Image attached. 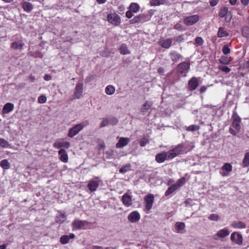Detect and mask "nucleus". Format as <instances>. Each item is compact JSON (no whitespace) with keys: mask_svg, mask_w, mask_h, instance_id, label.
<instances>
[{"mask_svg":"<svg viewBox=\"0 0 249 249\" xmlns=\"http://www.w3.org/2000/svg\"><path fill=\"white\" fill-rule=\"evenodd\" d=\"M196 42L199 45H201L203 44V40L200 37H197L196 38Z\"/></svg>","mask_w":249,"mask_h":249,"instance_id":"obj_58","label":"nucleus"},{"mask_svg":"<svg viewBox=\"0 0 249 249\" xmlns=\"http://www.w3.org/2000/svg\"><path fill=\"white\" fill-rule=\"evenodd\" d=\"M249 0H241V2L242 4L246 5L248 4Z\"/></svg>","mask_w":249,"mask_h":249,"instance_id":"obj_63","label":"nucleus"},{"mask_svg":"<svg viewBox=\"0 0 249 249\" xmlns=\"http://www.w3.org/2000/svg\"><path fill=\"white\" fill-rule=\"evenodd\" d=\"M239 131H237L236 129L234 130L232 128H230L229 129L230 133L234 136H235Z\"/></svg>","mask_w":249,"mask_h":249,"instance_id":"obj_59","label":"nucleus"},{"mask_svg":"<svg viewBox=\"0 0 249 249\" xmlns=\"http://www.w3.org/2000/svg\"><path fill=\"white\" fill-rule=\"evenodd\" d=\"M155 160L158 163H162L167 160L165 152L158 153L156 155Z\"/></svg>","mask_w":249,"mask_h":249,"instance_id":"obj_21","label":"nucleus"},{"mask_svg":"<svg viewBox=\"0 0 249 249\" xmlns=\"http://www.w3.org/2000/svg\"><path fill=\"white\" fill-rule=\"evenodd\" d=\"M89 223L86 220L75 219L71 223L73 231L77 230H86L88 229Z\"/></svg>","mask_w":249,"mask_h":249,"instance_id":"obj_1","label":"nucleus"},{"mask_svg":"<svg viewBox=\"0 0 249 249\" xmlns=\"http://www.w3.org/2000/svg\"><path fill=\"white\" fill-rule=\"evenodd\" d=\"M46 97L44 95L40 96L38 98V102L40 104L45 103L46 102Z\"/></svg>","mask_w":249,"mask_h":249,"instance_id":"obj_53","label":"nucleus"},{"mask_svg":"<svg viewBox=\"0 0 249 249\" xmlns=\"http://www.w3.org/2000/svg\"><path fill=\"white\" fill-rule=\"evenodd\" d=\"M22 7L24 10L27 12H30L33 9L32 4L27 1H24L22 3Z\"/></svg>","mask_w":249,"mask_h":249,"instance_id":"obj_25","label":"nucleus"},{"mask_svg":"<svg viewBox=\"0 0 249 249\" xmlns=\"http://www.w3.org/2000/svg\"><path fill=\"white\" fill-rule=\"evenodd\" d=\"M75 235L74 233H71L70 235H64L60 237V242L63 245H65L69 242L70 239H73Z\"/></svg>","mask_w":249,"mask_h":249,"instance_id":"obj_18","label":"nucleus"},{"mask_svg":"<svg viewBox=\"0 0 249 249\" xmlns=\"http://www.w3.org/2000/svg\"><path fill=\"white\" fill-rule=\"evenodd\" d=\"M109 124L114 125L117 124L118 123V119L115 117H112L108 119Z\"/></svg>","mask_w":249,"mask_h":249,"instance_id":"obj_51","label":"nucleus"},{"mask_svg":"<svg viewBox=\"0 0 249 249\" xmlns=\"http://www.w3.org/2000/svg\"><path fill=\"white\" fill-rule=\"evenodd\" d=\"M70 146V143L68 142H56L53 143V146L56 148H60L64 147L69 148Z\"/></svg>","mask_w":249,"mask_h":249,"instance_id":"obj_19","label":"nucleus"},{"mask_svg":"<svg viewBox=\"0 0 249 249\" xmlns=\"http://www.w3.org/2000/svg\"><path fill=\"white\" fill-rule=\"evenodd\" d=\"M148 142V140L145 138H143L141 140L140 144L141 146L143 147L145 146L147 144Z\"/></svg>","mask_w":249,"mask_h":249,"instance_id":"obj_55","label":"nucleus"},{"mask_svg":"<svg viewBox=\"0 0 249 249\" xmlns=\"http://www.w3.org/2000/svg\"><path fill=\"white\" fill-rule=\"evenodd\" d=\"M232 122H241V118L238 115L237 113L236 112H234L233 113L232 116Z\"/></svg>","mask_w":249,"mask_h":249,"instance_id":"obj_46","label":"nucleus"},{"mask_svg":"<svg viewBox=\"0 0 249 249\" xmlns=\"http://www.w3.org/2000/svg\"><path fill=\"white\" fill-rule=\"evenodd\" d=\"M107 20L110 23L117 26L121 23L120 17L116 13H110L107 15Z\"/></svg>","mask_w":249,"mask_h":249,"instance_id":"obj_6","label":"nucleus"},{"mask_svg":"<svg viewBox=\"0 0 249 249\" xmlns=\"http://www.w3.org/2000/svg\"><path fill=\"white\" fill-rule=\"evenodd\" d=\"M222 51L225 54H228L230 53V49L228 45H224L222 48Z\"/></svg>","mask_w":249,"mask_h":249,"instance_id":"obj_52","label":"nucleus"},{"mask_svg":"<svg viewBox=\"0 0 249 249\" xmlns=\"http://www.w3.org/2000/svg\"><path fill=\"white\" fill-rule=\"evenodd\" d=\"M172 40L171 38L161 39L159 41V45L163 48L168 49L171 45Z\"/></svg>","mask_w":249,"mask_h":249,"instance_id":"obj_16","label":"nucleus"},{"mask_svg":"<svg viewBox=\"0 0 249 249\" xmlns=\"http://www.w3.org/2000/svg\"><path fill=\"white\" fill-rule=\"evenodd\" d=\"M230 233L229 230L227 229H224L219 231L216 235L218 237L224 238L228 236Z\"/></svg>","mask_w":249,"mask_h":249,"instance_id":"obj_26","label":"nucleus"},{"mask_svg":"<svg viewBox=\"0 0 249 249\" xmlns=\"http://www.w3.org/2000/svg\"><path fill=\"white\" fill-rule=\"evenodd\" d=\"M66 219V215L62 213H59L57 216L56 222L61 224L63 223Z\"/></svg>","mask_w":249,"mask_h":249,"instance_id":"obj_34","label":"nucleus"},{"mask_svg":"<svg viewBox=\"0 0 249 249\" xmlns=\"http://www.w3.org/2000/svg\"><path fill=\"white\" fill-rule=\"evenodd\" d=\"M101 181L99 177H94L89 180L87 187L91 192L95 191L99 187Z\"/></svg>","mask_w":249,"mask_h":249,"instance_id":"obj_4","label":"nucleus"},{"mask_svg":"<svg viewBox=\"0 0 249 249\" xmlns=\"http://www.w3.org/2000/svg\"><path fill=\"white\" fill-rule=\"evenodd\" d=\"M231 239L232 241L235 242L237 245H241L243 243L242 235L236 231L233 232L231 234Z\"/></svg>","mask_w":249,"mask_h":249,"instance_id":"obj_8","label":"nucleus"},{"mask_svg":"<svg viewBox=\"0 0 249 249\" xmlns=\"http://www.w3.org/2000/svg\"><path fill=\"white\" fill-rule=\"evenodd\" d=\"M199 126L197 125L193 124L188 126L186 130L188 131H195L199 130Z\"/></svg>","mask_w":249,"mask_h":249,"instance_id":"obj_42","label":"nucleus"},{"mask_svg":"<svg viewBox=\"0 0 249 249\" xmlns=\"http://www.w3.org/2000/svg\"><path fill=\"white\" fill-rule=\"evenodd\" d=\"M170 55L171 60L174 62L178 61L181 57V55L175 51L171 52L170 53Z\"/></svg>","mask_w":249,"mask_h":249,"instance_id":"obj_28","label":"nucleus"},{"mask_svg":"<svg viewBox=\"0 0 249 249\" xmlns=\"http://www.w3.org/2000/svg\"><path fill=\"white\" fill-rule=\"evenodd\" d=\"M0 166L3 169H8L10 168V163L7 160H3L0 162Z\"/></svg>","mask_w":249,"mask_h":249,"instance_id":"obj_36","label":"nucleus"},{"mask_svg":"<svg viewBox=\"0 0 249 249\" xmlns=\"http://www.w3.org/2000/svg\"><path fill=\"white\" fill-rule=\"evenodd\" d=\"M182 148L183 153H187L188 151H191L195 147L194 145L189 142H186L185 143L180 144Z\"/></svg>","mask_w":249,"mask_h":249,"instance_id":"obj_17","label":"nucleus"},{"mask_svg":"<svg viewBox=\"0 0 249 249\" xmlns=\"http://www.w3.org/2000/svg\"><path fill=\"white\" fill-rule=\"evenodd\" d=\"M130 167H131L130 164L129 163H127V164H125V165L123 166V167H122L120 169L119 172L121 173H123V174L125 173L128 172V171L130 170Z\"/></svg>","mask_w":249,"mask_h":249,"instance_id":"obj_37","label":"nucleus"},{"mask_svg":"<svg viewBox=\"0 0 249 249\" xmlns=\"http://www.w3.org/2000/svg\"><path fill=\"white\" fill-rule=\"evenodd\" d=\"M83 91V85L81 83H78L75 88V91L73 96L75 99H79L82 96Z\"/></svg>","mask_w":249,"mask_h":249,"instance_id":"obj_9","label":"nucleus"},{"mask_svg":"<svg viewBox=\"0 0 249 249\" xmlns=\"http://www.w3.org/2000/svg\"><path fill=\"white\" fill-rule=\"evenodd\" d=\"M242 163L244 167L249 166V152H247L245 154Z\"/></svg>","mask_w":249,"mask_h":249,"instance_id":"obj_35","label":"nucleus"},{"mask_svg":"<svg viewBox=\"0 0 249 249\" xmlns=\"http://www.w3.org/2000/svg\"><path fill=\"white\" fill-rule=\"evenodd\" d=\"M115 91V88L112 85L107 86L105 89V92L107 95H112Z\"/></svg>","mask_w":249,"mask_h":249,"instance_id":"obj_31","label":"nucleus"},{"mask_svg":"<svg viewBox=\"0 0 249 249\" xmlns=\"http://www.w3.org/2000/svg\"><path fill=\"white\" fill-rule=\"evenodd\" d=\"M208 219L212 221H217L219 220V216L217 214L212 213L209 216Z\"/></svg>","mask_w":249,"mask_h":249,"instance_id":"obj_45","label":"nucleus"},{"mask_svg":"<svg viewBox=\"0 0 249 249\" xmlns=\"http://www.w3.org/2000/svg\"><path fill=\"white\" fill-rule=\"evenodd\" d=\"M186 181V179L185 178L183 177L179 179L178 182L175 184L176 185V186L178 187V188L179 187L183 185L185 183Z\"/></svg>","mask_w":249,"mask_h":249,"instance_id":"obj_43","label":"nucleus"},{"mask_svg":"<svg viewBox=\"0 0 249 249\" xmlns=\"http://www.w3.org/2000/svg\"><path fill=\"white\" fill-rule=\"evenodd\" d=\"M129 10L132 12L136 13H137L139 9V5L136 3H132L129 6Z\"/></svg>","mask_w":249,"mask_h":249,"instance_id":"obj_32","label":"nucleus"},{"mask_svg":"<svg viewBox=\"0 0 249 249\" xmlns=\"http://www.w3.org/2000/svg\"><path fill=\"white\" fill-rule=\"evenodd\" d=\"M120 52L122 54H126L129 53L126 46L124 44H122L120 46Z\"/></svg>","mask_w":249,"mask_h":249,"instance_id":"obj_41","label":"nucleus"},{"mask_svg":"<svg viewBox=\"0 0 249 249\" xmlns=\"http://www.w3.org/2000/svg\"><path fill=\"white\" fill-rule=\"evenodd\" d=\"M24 45V43L22 41L19 40L12 42L11 44V48L13 50L21 51Z\"/></svg>","mask_w":249,"mask_h":249,"instance_id":"obj_14","label":"nucleus"},{"mask_svg":"<svg viewBox=\"0 0 249 249\" xmlns=\"http://www.w3.org/2000/svg\"><path fill=\"white\" fill-rule=\"evenodd\" d=\"M218 3V0H211L210 2V4L211 6H214Z\"/></svg>","mask_w":249,"mask_h":249,"instance_id":"obj_61","label":"nucleus"},{"mask_svg":"<svg viewBox=\"0 0 249 249\" xmlns=\"http://www.w3.org/2000/svg\"><path fill=\"white\" fill-rule=\"evenodd\" d=\"M231 226L234 229H244L246 227V224L242 221L233 222L231 224Z\"/></svg>","mask_w":249,"mask_h":249,"instance_id":"obj_22","label":"nucleus"},{"mask_svg":"<svg viewBox=\"0 0 249 249\" xmlns=\"http://www.w3.org/2000/svg\"><path fill=\"white\" fill-rule=\"evenodd\" d=\"M220 62L223 64H228L230 62V59L227 56H221L220 60Z\"/></svg>","mask_w":249,"mask_h":249,"instance_id":"obj_44","label":"nucleus"},{"mask_svg":"<svg viewBox=\"0 0 249 249\" xmlns=\"http://www.w3.org/2000/svg\"><path fill=\"white\" fill-rule=\"evenodd\" d=\"M158 72L160 75H163V73L164 72V70L163 68L160 67L158 69Z\"/></svg>","mask_w":249,"mask_h":249,"instance_id":"obj_62","label":"nucleus"},{"mask_svg":"<svg viewBox=\"0 0 249 249\" xmlns=\"http://www.w3.org/2000/svg\"><path fill=\"white\" fill-rule=\"evenodd\" d=\"M190 67V64L187 62H183L178 65V73L179 76H186V73L188 72Z\"/></svg>","mask_w":249,"mask_h":249,"instance_id":"obj_3","label":"nucleus"},{"mask_svg":"<svg viewBox=\"0 0 249 249\" xmlns=\"http://www.w3.org/2000/svg\"><path fill=\"white\" fill-rule=\"evenodd\" d=\"M228 35H229L228 33L227 32V31H226L224 30L223 28H222V27L219 28L218 31V33H217V36L218 37H222L228 36Z\"/></svg>","mask_w":249,"mask_h":249,"instance_id":"obj_38","label":"nucleus"},{"mask_svg":"<svg viewBox=\"0 0 249 249\" xmlns=\"http://www.w3.org/2000/svg\"><path fill=\"white\" fill-rule=\"evenodd\" d=\"M130 141L128 138L121 137L119 142L116 143V147L117 148H121L126 146Z\"/></svg>","mask_w":249,"mask_h":249,"instance_id":"obj_13","label":"nucleus"},{"mask_svg":"<svg viewBox=\"0 0 249 249\" xmlns=\"http://www.w3.org/2000/svg\"><path fill=\"white\" fill-rule=\"evenodd\" d=\"M197 79H191L189 81L188 85L191 89H195L198 86Z\"/></svg>","mask_w":249,"mask_h":249,"instance_id":"obj_29","label":"nucleus"},{"mask_svg":"<svg viewBox=\"0 0 249 249\" xmlns=\"http://www.w3.org/2000/svg\"><path fill=\"white\" fill-rule=\"evenodd\" d=\"M109 124L108 119L107 118H104L102 122L101 123L100 127H104L107 126Z\"/></svg>","mask_w":249,"mask_h":249,"instance_id":"obj_54","label":"nucleus"},{"mask_svg":"<svg viewBox=\"0 0 249 249\" xmlns=\"http://www.w3.org/2000/svg\"><path fill=\"white\" fill-rule=\"evenodd\" d=\"M219 69L226 73L229 72L231 71V69L226 66L220 67Z\"/></svg>","mask_w":249,"mask_h":249,"instance_id":"obj_56","label":"nucleus"},{"mask_svg":"<svg viewBox=\"0 0 249 249\" xmlns=\"http://www.w3.org/2000/svg\"><path fill=\"white\" fill-rule=\"evenodd\" d=\"M132 11H131L130 10L126 12L125 16L126 17L128 18H130L133 16V14Z\"/></svg>","mask_w":249,"mask_h":249,"instance_id":"obj_60","label":"nucleus"},{"mask_svg":"<svg viewBox=\"0 0 249 249\" xmlns=\"http://www.w3.org/2000/svg\"><path fill=\"white\" fill-rule=\"evenodd\" d=\"M185 227V225L183 222H178L175 224V228L178 231L183 230Z\"/></svg>","mask_w":249,"mask_h":249,"instance_id":"obj_40","label":"nucleus"},{"mask_svg":"<svg viewBox=\"0 0 249 249\" xmlns=\"http://www.w3.org/2000/svg\"><path fill=\"white\" fill-rule=\"evenodd\" d=\"M14 106L10 103H6L2 108V112L4 113H8L14 109Z\"/></svg>","mask_w":249,"mask_h":249,"instance_id":"obj_23","label":"nucleus"},{"mask_svg":"<svg viewBox=\"0 0 249 249\" xmlns=\"http://www.w3.org/2000/svg\"><path fill=\"white\" fill-rule=\"evenodd\" d=\"M8 146V142L5 139L0 138V146L5 148L7 147Z\"/></svg>","mask_w":249,"mask_h":249,"instance_id":"obj_47","label":"nucleus"},{"mask_svg":"<svg viewBox=\"0 0 249 249\" xmlns=\"http://www.w3.org/2000/svg\"><path fill=\"white\" fill-rule=\"evenodd\" d=\"M232 170V166L231 164L226 163H225L221 168L220 174L222 176H227L229 173Z\"/></svg>","mask_w":249,"mask_h":249,"instance_id":"obj_11","label":"nucleus"},{"mask_svg":"<svg viewBox=\"0 0 249 249\" xmlns=\"http://www.w3.org/2000/svg\"><path fill=\"white\" fill-rule=\"evenodd\" d=\"M84 128V125L82 124H76L71 128L68 132V136L72 138L77 134L79 132Z\"/></svg>","mask_w":249,"mask_h":249,"instance_id":"obj_7","label":"nucleus"},{"mask_svg":"<svg viewBox=\"0 0 249 249\" xmlns=\"http://www.w3.org/2000/svg\"><path fill=\"white\" fill-rule=\"evenodd\" d=\"M241 122H232V126L236 130L240 131L241 128V125H240Z\"/></svg>","mask_w":249,"mask_h":249,"instance_id":"obj_50","label":"nucleus"},{"mask_svg":"<svg viewBox=\"0 0 249 249\" xmlns=\"http://www.w3.org/2000/svg\"><path fill=\"white\" fill-rule=\"evenodd\" d=\"M174 28L178 31H182L183 30L182 25H181V24H180L179 23H177L175 25Z\"/></svg>","mask_w":249,"mask_h":249,"instance_id":"obj_57","label":"nucleus"},{"mask_svg":"<svg viewBox=\"0 0 249 249\" xmlns=\"http://www.w3.org/2000/svg\"><path fill=\"white\" fill-rule=\"evenodd\" d=\"M92 249H103V248L101 246H94L92 247Z\"/></svg>","mask_w":249,"mask_h":249,"instance_id":"obj_64","label":"nucleus"},{"mask_svg":"<svg viewBox=\"0 0 249 249\" xmlns=\"http://www.w3.org/2000/svg\"><path fill=\"white\" fill-rule=\"evenodd\" d=\"M60 155V159L63 162H67L68 161V156L65 149L61 148L58 151Z\"/></svg>","mask_w":249,"mask_h":249,"instance_id":"obj_20","label":"nucleus"},{"mask_svg":"<svg viewBox=\"0 0 249 249\" xmlns=\"http://www.w3.org/2000/svg\"><path fill=\"white\" fill-rule=\"evenodd\" d=\"M168 0H151L150 4L151 6H158L167 4Z\"/></svg>","mask_w":249,"mask_h":249,"instance_id":"obj_24","label":"nucleus"},{"mask_svg":"<svg viewBox=\"0 0 249 249\" xmlns=\"http://www.w3.org/2000/svg\"><path fill=\"white\" fill-rule=\"evenodd\" d=\"M228 8L227 7H224L223 8H222L220 12H219V16L221 17V18H223L228 13Z\"/></svg>","mask_w":249,"mask_h":249,"instance_id":"obj_48","label":"nucleus"},{"mask_svg":"<svg viewBox=\"0 0 249 249\" xmlns=\"http://www.w3.org/2000/svg\"><path fill=\"white\" fill-rule=\"evenodd\" d=\"M122 201L124 205L129 207L132 205L131 196L127 193L124 194L122 198Z\"/></svg>","mask_w":249,"mask_h":249,"instance_id":"obj_15","label":"nucleus"},{"mask_svg":"<svg viewBox=\"0 0 249 249\" xmlns=\"http://www.w3.org/2000/svg\"><path fill=\"white\" fill-rule=\"evenodd\" d=\"M114 151L112 149H109L105 152V156L107 159H110L112 157Z\"/></svg>","mask_w":249,"mask_h":249,"instance_id":"obj_49","label":"nucleus"},{"mask_svg":"<svg viewBox=\"0 0 249 249\" xmlns=\"http://www.w3.org/2000/svg\"><path fill=\"white\" fill-rule=\"evenodd\" d=\"M150 18L148 15L144 14H139L129 20L130 24H133L139 23H143L150 20Z\"/></svg>","mask_w":249,"mask_h":249,"instance_id":"obj_2","label":"nucleus"},{"mask_svg":"<svg viewBox=\"0 0 249 249\" xmlns=\"http://www.w3.org/2000/svg\"><path fill=\"white\" fill-rule=\"evenodd\" d=\"M152 106V103L150 102L146 101L142 106L141 108V112L144 113L146 112L148 110H149L151 106Z\"/></svg>","mask_w":249,"mask_h":249,"instance_id":"obj_27","label":"nucleus"},{"mask_svg":"<svg viewBox=\"0 0 249 249\" xmlns=\"http://www.w3.org/2000/svg\"><path fill=\"white\" fill-rule=\"evenodd\" d=\"M145 201L146 202L145 209L149 211L150 210L152 206L154 200V196L152 194H149L145 197Z\"/></svg>","mask_w":249,"mask_h":249,"instance_id":"obj_10","label":"nucleus"},{"mask_svg":"<svg viewBox=\"0 0 249 249\" xmlns=\"http://www.w3.org/2000/svg\"><path fill=\"white\" fill-rule=\"evenodd\" d=\"M172 149L173 150L174 153H175V154H177V156L183 153L180 144H178L177 146H176Z\"/></svg>","mask_w":249,"mask_h":249,"instance_id":"obj_39","label":"nucleus"},{"mask_svg":"<svg viewBox=\"0 0 249 249\" xmlns=\"http://www.w3.org/2000/svg\"><path fill=\"white\" fill-rule=\"evenodd\" d=\"M199 16L197 15H194L185 17L183 22L187 26H191L196 23L199 20Z\"/></svg>","mask_w":249,"mask_h":249,"instance_id":"obj_5","label":"nucleus"},{"mask_svg":"<svg viewBox=\"0 0 249 249\" xmlns=\"http://www.w3.org/2000/svg\"><path fill=\"white\" fill-rule=\"evenodd\" d=\"M140 214L137 211H133L128 215V220L131 223H135L140 219Z\"/></svg>","mask_w":249,"mask_h":249,"instance_id":"obj_12","label":"nucleus"},{"mask_svg":"<svg viewBox=\"0 0 249 249\" xmlns=\"http://www.w3.org/2000/svg\"><path fill=\"white\" fill-rule=\"evenodd\" d=\"M167 160H172L177 157V154L174 153L173 149L165 152Z\"/></svg>","mask_w":249,"mask_h":249,"instance_id":"obj_33","label":"nucleus"},{"mask_svg":"<svg viewBox=\"0 0 249 249\" xmlns=\"http://www.w3.org/2000/svg\"><path fill=\"white\" fill-rule=\"evenodd\" d=\"M178 188V187L176 186V185L175 184H172L171 185L168 189L166 190V191L165 193V196H168L171 194H172L174 192H175Z\"/></svg>","mask_w":249,"mask_h":249,"instance_id":"obj_30","label":"nucleus"}]
</instances>
